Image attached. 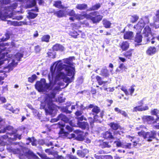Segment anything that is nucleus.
I'll return each mask as SVG.
<instances>
[{
  "label": "nucleus",
  "mask_w": 159,
  "mask_h": 159,
  "mask_svg": "<svg viewBox=\"0 0 159 159\" xmlns=\"http://www.w3.org/2000/svg\"><path fill=\"white\" fill-rule=\"evenodd\" d=\"M72 104V103H70V105H71V110H72L73 109H75V107L76 106L77 111L75 112V114L77 116L81 115L82 113V111L85 108V107H84L79 102H76L75 105H73Z\"/></svg>",
  "instance_id": "0eeeda50"
},
{
  "label": "nucleus",
  "mask_w": 159,
  "mask_h": 159,
  "mask_svg": "<svg viewBox=\"0 0 159 159\" xmlns=\"http://www.w3.org/2000/svg\"><path fill=\"white\" fill-rule=\"evenodd\" d=\"M103 86L102 87L100 88V89L102 90L103 89L105 91H108V88L106 87V84H104Z\"/></svg>",
  "instance_id": "680f3d73"
},
{
  "label": "nucleus",
  "mask_w": 159,
  "mask_h": 159,
  "mask_svg": "<svg viewBox=\"0 0 159 159\" xmlns=\"http://www.w3.org/2000/svg\"><path fill=\"white\" fill-rule=\"evenodd\" d=\"M10 0H2V2L0 1V6L2 3L5 4H7L10 2Z\"/></svg>",
  "instance_id": "13d9d810"
},
{
  "label": "nucleus",
  "mask_w": 159,
  "mask_h": 159,
  "mask_svg": "<svg viewBox=\"0 0 159 159\" xmlns=\"http://www.w3.org/2000/svg\"><path fill=\"white\" fill-rule=\"evenodd\" d=\"M66 128L69 132L71 131L72 130V127L68 125H66Z\"/></svg>",
  "instance_id": "0e129e2a"
},
{
  "label": "nucleus",
  "mask_w": 159,
  "mask_h": 159,
  "mask_svg": "<svg viewBox=\"0 0 159 159\" xmlns=\"http://www.w3.org/2000/svg\"><path fill=\"white\" fill-rule=\"evenodd\" d=\"M101 75L104 76H108L109 75L108 70L106 69H102L101 72Z\"/></svg>",
  "instance_id": "2f4dec72"
},
{
  "label": "nucleus",
  "mask_w": 159,
  "mask_h": 159,
  "mask_svg": "<svg viewBox=\"0 0 159 159\" xmlns=\"http://www.w3.org/2000/svg\"><path fill=\"white\" fill-rule=\"evenodd\" d=\"M151 114L152 115H155L157 116V120L159 119V116L157 115L159 114V110L157 109H152L151 111Z\"/></svg>",
  "instance_id": "72a5a7b5"
},
{
  "label": "nucleus",
  "mask_w": 159,
  "mask_h": 159,
  "mask_svg": "<svg viewBox=\"0 0 159 159\" xmlns=\"http://www.w3.org/2000/svg\"><path fill=\"white\" fill-rule=\"evenodd\" d=\"M96 79L99 85H102L107 83V82L102 81L101 78L99 76H97L96 77Z\"/></svg>",
  "instance_id": "f704fd0d"
},
{
  "label": "nucleus",
  "mask_w": 159,
  "mask_h": 159,
  "mask_svg": "<svg viewBox=\"0 0 159 159\" xmlns=\"http://www.w3.org/2000/svg\"><path fill=\"white\" fill-rule=\"evenodd\" d=\"M17 6V4L16 3H14L11 7H10V9L12 10L15 9Z\"/></svg>",
  "instance_id": "6e6d98bb"
},
{
  "label": "nucleus",
  "mask_w": 159,
  "mask_h": 159,
  "mask_svg": "<svg viewBox=\"0 0 159 159\" xmlns=\"http://www.w3.org/2000/svg\"><path fill=\"white\" fill-rule=\"evenodd\" d=\"M89 151L87 149H84L82 151L78 150L77 152V154L79 157H83L88 153Z\"/></svg>",
  "instance_id": "393cba45"
},
{
  "label": "nucleus",
  "mask_w": 159,
  "mask_h": 159,
  "mask_svg": "<svg viewBox=\"0 0 159 159\" xmlns=\"http://www.w3.org/2000/svg\"><path fill=\"white\" fill-rule=\"evenodd\" d=\"M60 83L61 84H63V85H61V86H63L64 85V84L62 82H60ZM58 85L59 86V91H57L56 94L57 93V92L60 91V86H61V85H59V84H58ZM55 96L54 99H53V100L52 101V104L51 105H49L48 104V102H46L45 103V107L43 109H45V112L47 114L51 115L52 114L53 110L54 108V105H53L52 102L53 101H58V102H62L64 101V99L63 98L61 97H59L58 98V99H57L55 98Z\"/></svg>",
  "instance_id": "423d86ee"
},
{
  "label": "nucleus",
  "mask_w": 159,
  "mask_h": 159,
  "mask_svg": "<svg viewBox=\"0 0 159 159\" xmlns=\"http://www.w3.org/2000/svg\"><path fill=\"white\" fill-rule=\"evenodd\" d=\"M145 100V99H143V100H142L140 101H139L138 103L140 105L139 106H141L143 104L144 102L143 101Z\"/></svg>",
  "instance_id": "69168bd1"
},
{
  "label": "nucleus",
  "mask_w": 159,
  "mask_h": 159,
  "mask_svg": "<svg viewBox=\"0 0 159 159\" xmlns=\"http://www.w3.org/2000/svg\"><path fill=\"white\" fill-rule=\"evenodd\" d=\"M120 131H115L114 133V137H113L111 134L109 132H106L105 135H104V137L105 138L114 139V138L119 139L120 137L118 135H121L124 132L123 129H120Z\"/></svg>",
  "instance_id": "6e6552de"
},
{
  "label": "nucleus",
  "mask_w": 159,
  "mask_h": 159,
  "mask_svg": "<svg viewBox=\"0 0 159 159\" xmlns=\"http://www.w3.org/2000/svg\"><path fill=\"white\" fill-rule=\"evenodd\" d=\"M127 69V67L125 66L123 63L120 64L118 67L116 69V71L117 72H121L123 71H126Z\"/></svg>",
  "instance_id": "412c9836"
},
{
  "label": "nucleus",
  "mask_w": 159,
  "mask_h": 159,
  "mask_svg": "<svg viewBox=\"0 0 159 159\" xmlns=\"http://www.w3.org/2000/svg\"><path fill=\"white\" fill-rule=\"evenodd\" d=\"M35 50L36 52H39L40 51V48L39 46H37L35 47Z\"/></svg>",
  "instance_id": "e2e57ef3"
},
{
  "label": "nucleus",
  "mask_w": 159,
  "mask_h": 159,
  "mask_svg": "<svg viewBox=\"0 0 159 159\" xmlns=\"http://www.w3.org/2000/svg\"><path fill=\"white\" fill-rule=\"evenodd\" d=\"M120 89L124 92L126 95H129V93L127 90L126 89L125 87L122 86L121 87Z\"/></svg>",
  "instance_id": "8fccbe9b"
},
{
  "label": "nucleus",
  "mask_w": 159,
  "mask_h": 159,
  "mask_svg": "<svg viewBox=\"0 0 159 159\" xmlns=\"http://www.w3.org/2000/svg\"><path fill=\"white\" fill-rule=\"evenodd\" d=\"M97 117V116L96 115L95 116H93L94 119H93L91 117H89V120L91 125H92L93 123L94 119L96 120Z\"/></svg>",
  "instance_id": "864d4df0"
},
{
  "label": "nucleus",
  "mask_w": 159,
  "mask_h": 159,
  "mask_svg": "<svg viewBox=\"0 0 159 159\" xmlns=\"http://www.w3.org/2000/svg\"><path fill=\"white\" fill-rule=\"evenodd\" d=\"M129 47V44L126 41L123 42L121 45V48L123 50H127Z\"/></svg>",
  "instance_id": "c85d7f7f"
},
{
  "label": "nucleus",
  "mask_w": 159,
  "mask_h": 159,
  "mask_svg": "<svg viewBox=\"0 0 159 159\" xmlns=\"http://www.w3.org/2000/svg\"><path fill=\"white\" fill-rule=\"evenodd\" d=\"M66 15H68L70 16H73V17H70L69 19L72 21H74L75 17V16L77 14L75 13V11L73 10H71L68 11V10H67Z\"/></svg>",
  "instance_id": "6ab92c4d"
},
{
  "label": "nucleus",
  "mask_w": 159,
  "mask_h": 159,
  "mask_svg": "<svg viewBox=\"0 0 159 159\" xmlns=\"http://www.w3.org/2000/svg\"><path fill=\"white\" fill-rule=\"evenodd\" d=\"M143 34L145 37H148L147 39L148 41L150 40L149 36H152L151 29L148 26H146L144 28L143 32Z\"/></svg>",
  "instance_id": "9b49d317"
},
{
  "label": "nucleus",
  "mask_w": 159,
  "mask_h": 159,
  "mask_svg": "<svg viewBox=\"0 0 159 159\" xmlns=\"http://www.w3.org/2000/svg\"><path fill=\"white\" fill-rule=\"evenodd\" d=\"M144 122H146L148 124H151L156 123L153 117L151 116H144L142 117Z\"/></svg>",
  "instance_id": "ddd939ff"
},
{
  "label": "nucleus",
  "mask_w": 159,
  "mask_h": 159,
  "mask_svg": "<svg viewBox=\"0 0 159 159\" xmlns=\"http://www.w3.org/2000/svg\"><path fill=\"white\" fill-rule=\"evenodd\" d=\"M54 6L56 7L61 8H63L61 4V2L60 1H57L55 2V3L54 4Z\"/></svg>",
  "instance_id": "a19ab883"
},
{
  "label": "nucleus",
  "mask_w": 159,
  "mask_h": 159,
  "mask_svg": "<svg viewBox=\"0 0 159 159\" xmlns=\"http://www.w3.org/2000/svg\"><path fill=\"white\" fill-rule=\"evenodd\" d=\"M6 102V98L3 97H0V102L2 103L5 102Z\"/></svg>",
  "instance_id": "bf43d9fd"
},
{
  "label": "nucleus",
  "mask_w": 159,
  "mask_h": 159,
  "mask_svg": "<svg viewBox=\"0 0 159 159\" xmlns=\"http://www.w3.org/2000/svg\"><path fill=\"white\" fill-rule=\"evenodd\" d=\"M111 127L113 129L116 130L119 127V125L118 124L115 123L114 122H112L110 124Z\"/></svg>",
  "instance_id": "e433bc0d"
},
{
  "label": "nucleus",
  "mask_w": 159,
  "mask_h": 159,
  "mask_svg": "<svg viewBox=\"0 0 159 159\" xmlns=\"http://www.w3.org/2000/svg\"><path fill=\"white\" fill-rule=\"evenodd\" d=\"M140 20H142L141 23H144V25L149 22V20L148 16H143Z\"/></svg>",
  "instance_id": "7c9ffc66"
},
{
  "label": "nucleus",
  "mask_w": 159,
  "mask_h": 159,
  "mask_svg": "<svg viewBox=\"0 0 159 159\" xmlns=\"http://www.w3.org/2000/svg\"><path fill=\"white\" fill-rule=\"evenodd\" d=\"M139 19L138 16L136 15H134L131 16V21L133 23H134L136 22Z\"/></svg>",
  "instance_id": "c03bdc74"
},
{
  "label": "nucleus",
  "mask_w": 159,
  "mask_h": 159,
  "mask_svg": "<svg viewBox=\"0 0 159 159\" xmlns=\"http://www.w3.org/2000/svg\"><path fill=\"white\" fill-rule=\"evenodd\" d=\"M52 49L54 51L62 52L65 51V48L62 45L57 43L52 47Z\"/></svg>",
  "instance_id": "f8f14e48"
},
{
  "label": "nucleus",
  "mask_w": 159,
  "mask_h": 159,
  "mask_svg": "<svg viewBox=\"0 0 159 159\" xmlns=\"http://www.w3.org/2000/svg\"><path fill=\"white\" fill-rule=\"evenodd\" d=\"M5 108L7 109L8 110L12 111L14 113H17L20 111L19 108H17L16 110H14L13 108L10 104H7L4 106Z\"/></svg>",
  "instance_id": "b1692460"
},
{
  "label": "nucleus",
  "mask_w": 159,
  "mask_h": 159,
  "mask_svg": "<svg viewBox=\"0 0 159 159\" xmlns=\"http://www.w3.org/2000/svg\"><path fill=\"white\" fill-rule=\"evenodd\" d=\"M77 139L80 141H82L84 139V137L81 133L79 134L77 137Z\"/></svg>",
  "instance_id": "603ef678"
},
{
  "label": "nucleus",
  "mask_w": 159,
  "mask_h": 159,
  "mask_svg": "<svg viewBox=\"0 0 159 159\" xmlns=\"http://www.w3.org/2000/svg\"><path fill=\"white\" fill-rule=\"evenodd\" d=\"M103 23L104 26L106 28H109L111 24L109 21L107 20H103Z\"/></svg>",
  "instance_id": "58836bf2"
},
{
  "label": "nucleus",
  "mask_w": 159,
  "mask_h": 159,
  "mask_svg": "<svg viewBox=\"0 0 159 159\" xmlns=\"http://www.w3.org/2000/svg\"><path fill=\"white\" fill-rule=\"evenodd\" d=\"M142 36L140 34V33H136V35L135 39V42L140 43L142 41Z\"/></svg>",
  "instance_id": "cd10ccee"
},
{
  "label": "nucleus",
  "mask_w": 159,
  "mask_h": 159,
  "mask_svg": "<svg viewBox=\"0 0 159 159\" xmlns=\"http://www.w3.org/2000/svg\"><path fill=\"white\" fill-rule=\"evenodd\" d=\"M39 35L38 32L37 31H36L33 34L34 37H37Z\"/></svg>",
  "instance_id": "774afa93"
},
{
  "label": "nucleus",
  "mask_w": 159,
  "mask_h": 159,
  "mask_svg": "<svg viewBox=\"0 0 159 159\" xmlns=\"http://www.w3.org/2000/svg\"><path fill=\"white\" fill-rule=\"evenodd\" d=\"M135 87V85H132L130 87V88L129 89V91L130 94L132 96L135 90V89L134 87Z\"/></svg>",
  "instance_id": "09e8293b"
},
{
  "label": "nucleus",
  "mask_w": 159,
  "mask_h": 159,
  "mask_svg": "<svg viewBox=\"0 0 159 159\" xmlns=\"http://www.w3.org/2000/svg\"><path fill=\"white\" fill-rule=\"evenodd\" d=\"M28 140L31 143V144L33 146H36V141L34 138H33L31 139L29 138Z\"/></svg>",
  "instance_id": "a18cd8bd"
},
{
  "label": "nucleus",
  "mask_w": 159,
  "mask_h": 159,
  "mask_svg": "<svg viewBox=\"0 0 159 159\" xmlns=\"http://www.w3.org/2000/svg\"><path fill=\"white\" fill-rule=\"evenodd\" d=\"M148 107L147 106H145L144 107L139 106L134 107L133 111H145L148 109Z\"/></svg>",
  "instance_id": "a211bd4d"
},
{
  "label": "nucleus",
  "mask_w": 159,
  "mask_h": 159,
  "mask_svg": "<svg viewBox=\"0 0 159 159\" xmlns=\"http://www.w3.org/2000/svg\"><path fill=\"white\" fill-rule=\"evenodd\" d=\"M7 24L13 25L14 26H20L22 25H28L27 22L25 21L18 22L17 21H8Z\"/></svg>",
  "instance_id": "2eb2a0df"
},
{
  "label": "nucleus",
  "mask_w": 159,
  "mask_h": 159,
  "mask_svg": "<svg viewBox=\"0 0 159 159\" xmlns=\"http://www.w3.org/2000/svg\"><path fill=\"white\" fill-rule=\"evenodd\" d=\"M142 20H139L138 23L135 25L134 26V29L136 30L135 31L136 33H140L141 30L144 26V24L141 23Z\"/></svg>",
  "instance_id": "4468645a"
},
{
  "label": "nucleus",
  "mask_w": 159,
  "mask_h": 159,
  "mask_svg": "<svg viewBox=\"0 0 159 159\" xmlns=\"http://www.w3.org/2000/svg\"><path fill=\"white\" fill-rule=\"evenodd\" d=\"M87 5L86 4H77L76 6V8L79 10H84L87 8Z\"/></svg>",
  "instance_id": "bb28decb"
},
{
  "label": "nucleus",
  "mask_w": 159,
  "mask_h": 159,
  "mask_svg": "<svg viewBox=\"0 0 159 159\" xmlns=\"http://www.w3.org/2000/svg\"><path fill=\"white\" fill-rule=\"evenodd\" d=\"M132 55V53L131 52H127L125 54V56L126 57H129Z\"/></svg>",
  "instance_id": "4d7b16f0"
},
{
  "label": "nucleus",
  "mask_w": 159,
  "mask_h": 159,
  "mask_svg": "<svg viewBox=\"0 0 159 159\" xmlns=\"http://www.w3.org/2000/svg\"><path fill=\"white\" fill-rule=\"evenodd\" d=\"M92 14L94 16H92L90 15L89 19L91 20L94 23L98 22L102 18V16L99 15L97 12H94Z\"/></svg>",
  "instance_id": "1a4fd4ad"
},
{
  "label": "nucleus",
  "mask_w": 159,
  "mask_h": 159,
  "mask_svg": "<svg viewBox=\"0 0 159 159\" xmlns=\"http://www.w3.org/2000/svg\"><path fill=\"white\" fill-rule=\"evenodd\" d=\"M8 46V43H0V66L3 63L7 64L10 62L8 66L4 67V70L6 68L8 69V71H10L12 70L13 67L15 66L17 64V61H19L20 58L23 57V54L24 49L22 48V50H20L21 53H18L13 57L11 55L8 54L7 52H3L5 51H7L8 49L6 47ZM0 67V73L3 72H7V70L3 71L1 70ZM4 77L0 76V84H2L3 82L1 81L4 80Z\"/></svg>",
  "instance_id": "7ed1b4c3"
},
{
  "label": "nucleus",
  "mask_w": 159,
  "mask_h": 159,
  "mask_svg": "<svg viewBox=\"0 0 159 159\" xmlns=\"http://www.w3.org/2000/svg\"><path fill=\"white\" fill-rule=\"evenodd\" d=\"M154 26L155 28H159V25H157V23H159V10L157 11L155 16L154 17Z\"/></svg>",
  "instance_id": "f3484780"
},
{
  "label": "nucleus",
  "mask_w": 159,
  "mask_h": 159,
  "mask_svg": "<svg viewBox=\"0 0 159 159\" xmlns=\"http://www.w3.org/2000/svg\"><path fill=\"white\" fill-rule=\"evenodd\" d=\"M157 52V49L154 47H150L146 51V54L149 56H152Z\"/></svg>",
  "instance_id": "dca6fc26"
},
{
  "label": "nucleus",
  "mask_w": 159,
  "mask_h": 159,
  "mask_svg": "<svg viewBox=\"0 0 159 159\" xmlns=\"http://www.w3.org/2000/svg\"><path fill=\"white\" fill-rule=\"evenodd\" d=\"M114 110L115 111L117 112L118 113H120L121 111V110H120L119 108L116 107L114 109Z\"/></svg>",
  "instance_id": "338daca9"
},
{
  "label": "nucleus",
  "mask_w": 159,
  "mask_h": 159,
  "mask_svg": "<svg viewBox=\"0 0 159 159\" xmlns=\"http://www.w3.org/2000/svg\"><path fill=\"white\" fill-rule=\"evenodd\" d=\"M48 77L49 84L46 83L45 80L42 79L40 81L37 82L35 85L36 89L39 92H49V94L42 97L40 109H43L46 106L45 102H48V104L50 105L52 104V101L54 99L56 93L60 89L58 84L59 85H63V84L60 83V80L58 79H55V75L53 73L52 75L51 72L48 75Z\"/></svg>",
  "instance_id": "f257e3e1"
},
{
  "label": "nucleus",
  "mask_w": 159,
  "mask_h": 159,
  "mask_svg": "<svg viewBox=\"0 0 159 159\" xmlns=\"http://www.w3.org/2000/svg\"><path fill=\"white\" fill-rule=\"evenodd\" d=\"M23 16H17L15 17L13 19H16L18 20H20L22 19Z\"/></svg>",
  "instance_id": "052dcab7"
},
{
  "label": "nucleus",
  "mask_w": 159,
  "mask_h": 159,
  "mask_svg": "<svg viewBox=\"0 0 159 159\" xmlns=\"http://www.w3.org/2000/svg\"><path fill=\"white\" fill-rule=\"evenodd\" d=\"M70 34L74 38H76L78 35V34L77 32L75 31H73L70 33Z\"/></svg>",
  "instance_id": "3c124183"
},
{
  "label": "nucleus",
  "mask_w": 159,
  "mask_h": 159,
  "mask_svg": "<svg viewBox=\"0 0 159 159\" xmlns=\"http://www.w3.org/2000/svg\"><path fill=\"white\" fill-rule=\"evenodd\" d=\"M50 38V36L48 35H45L43 36L41 38V40L43 42H48Z\"/></svg>",
  "instance_id": "473e14b6"
},
{
  "label": "nucleus",
  "mask_w": 159,
  "mask_h": 159,
  "mask_svg": "<svg viewBox=\"0 0 159 159\" xmlns=\"http://www.w3.org/2000/svg\"><path fill=\"white\" fill-rule=\"evenodd\" d=\"M28 13L29 15L27 16V17L29 19L35 18L38 15L37 14H35L31 12H29Z\"/></svg>",
  "instance_id": "c9c22d12"
},
{
  "label": "nucleus",
  "mask_w": 159,
  "mask_h": 159,
  "mask_svg": "<svg viewBox=\"0 0 159 159\" xmlns=\"http://www.w3.org/2000/svg\"><path fill=\"white\" fill-rule=\"evenodd\" d=\"M2 138L4 139H8L13 140H15L17 138L20 139L21 138L20 135L15 133H9L8 134H7L6 135L3 136Z\"/></svg>",
  "instance_id": "9d476101"
},
{
  "label": "nucleus",
  "mask_w": 159,
  "mask_h": 159,
  "mask_svg": "<svg viewBox=\"0 0 159 159\" xmlns=\"http://www.w3.org/2000/svg\"><path fill=\"white\" fill-rule=\"evenodd\" d=\"M13 16V13L11 12H10L8 15H5L4 16L3 15H1L0 16V18L2 20H5L8 17L11 18Z\"/></svg>",
  "instance_id": "c756f323"
},
{
  "label": "nucleus",
  "mask_w": 159,
  "mask_h": 159,
  "mask_svg": "<svg viewBox=\"0 0 159 159\" xmlns=\"http://www.w3.org/2000/svg\"><path fill=\"white\" fill-rule=\"evenodd\" d=\"M90 17V15H86V14H84L82 15L81 14H77L75 16V19H76L78 20H83L85 18H86L88 19H89V17Z\"/></svg>",
  "instance_id": "aec40b11"
},
{
  "label": "nucleus",
  "mask_w": 159,
  "mask_h": 159,
  "mask_svg": "<svg viewBox=\"0 0 159 159\" xmlns=\"http://www.w3.org/2000/svg\"><path fill=\"white\" fill-rule=\"evenodd\" d=\"M131 148V144L130 143H127L126 144H124L123 148Z\"/></svg>",
  "instance_id": "5fc2aeb1"
},
{
  "label": "nucleus",
  "mask_w": 159,
  "mask_h": 159,
  "mask_svg": "<svg viewBox=\"0 0 159 159\" xmlns=\"http://www.w3.org/2000/svg\"><path fill=\"white\" fill-rule=\"evenodd\" d=\"M74 58L71 57L58 61L54 63L50 68L52 75L53 73L55 75V80L58 79L67 83L65 87L74 80L75 70L74 67L71 66L72 61Z\"/></svg>",
  "instance_id": "f03ea898"
},
{
  "label": "nucleus",
  "mask_w": 159,
  "mask_h": 159,
  "mask_svg": "<svg viewBox=\"0 0 159 159\" xmlns=\"http://www.w3.org/2000/svg\"><path fill=\"white\" fill-rule=\"evenodd\" d=\"M67 10H60L59 11L55 13V14L59 17L65 16L66 15Z\"/></svg>",
  "instance_id": "4be33fe9"
},
{
  "label": "nucleus",
  "mask_w": 159,
  "mask_h": 159,
  "mask_svg": "<svg viewBox=\"0 0 159 159\" xmlns=\"http://www.w3.org/2000/svg\"><path fill=\"white\" fill-rule=\"evenodd\" d=\"M145 128L144 126L141 125L136 127V129L137 130L142 129L141 131L140 132H139L138 133L139 136H143V138L147 141H151L152 139L155 138L156 135V133L154 131H151L150 132H145L144 131H143L142 129Z\"/></svg>",
  "instance_id": "39448f33"
},
{
  "label": "nucleus",
  "mask_w": 159,
  "mask_h": 159,
  "mask_svg": "<svg viewBox=\"0 0 159 159\" xmlns=\"http://www.w3.org/2000/svg\"><path fill=\"white\" fill-rule=\"evenodd\" d=\"M57 119H53L52 120V122H56L58 120H61V121L59 122L58 124H55L54 125H57L58 127H59L61 129L60 133L61 134L63 133L69 139H71L74 138L75 137V135L73 134H70L64 131L63 127H64L65 125V122L67 123L69 121L68 119L66 116L63 114H61L58 116Z\"/></svg>",
  "instance_id": "20e7f679"
},
{
  "label": "nucleus",
  "mask_w": 159,
  "mask_h": 159,
  "mask_svg": "<svg viewBox=\"0 0 159 159\" xmlns=\"http://www.w3.org/2000/svg\"><path fill=\"white\" fill-rule=\"evenodd\" d=\"M78 125L80 127L83 129H89V125L87 122H78Z\"/></svg>",
  "instance_id": "a878e982"
},
{
  "label": "nucleus",
  "mask_w": 159,
  "mask_h": 159,
  "mask_svg": "<svg viewBox=\"0 0 159 159\" xmlns=\"http://www.w3.org/2000/svg\"><path fill=\"white\" fill-rule=\"evenodd\" d=\"M114 143L116 144V145L117 147L123 148L124 144V143H121L120 141H115Z\"/></svg>",
  "instance_id": "49530a36"
},
{
  "label": "nucleus",
  "mask_w": 159,
  "mask_h": 159,
  "mask_svg": "<svg viewBox=\"0 0 159 159\" xmlns=\"http://www.w3.org/2000/svg\"><path fill=\"white\" fill-rule=\"evenodd\" d=\"M92 111L94 113L98 114L100 111V109L97 106H95L92 110Z\"/></svg>",
  "instance_id": "de8ad7c7"
},
{
  "label": "nucleus",
  "mask_w": 159,
  "mask_h": 159,
  "mask_svg": "<svg viewBox=\"0 0 159 159\" xmlns=\"http://www.w3.org/2000/svg\"><path fill=\"white\" fill-rule=\"evenodd\" d=\"M36 75H33L31 77L28 78V81L32 83L36 80Z\"/></svg>",
  "instance_id": "37998d69"
},
{
  "label": "nucleus",
  "mask_w": 159,
  "mask_h": 159,
  "mask_svg": "<svg viewBox=\"0 0 159 159\" xmlns=\"http://www.w3.org/2000/svg\"><path fill=\"white\" fill-rule=\"evenodd\" d=\"M134 35L133 32L131 31H127L125 32L124 35L125 39H131L133 38Z\"/></svg>",
  "instance_id": "5701e85b"
},
{
  "label": "nucleus",
  "mask_w": 159,
  "mask_h": 159,
  "mask_svg": "<svg viewBox=\"0 0 159 159\" xmlns=\"http://www.w3.org/2000/svg\"><path fill=\"white\" fill-rule=\"evenodd\" d=\"M101 4L100 3H97L93 6L90 8L91 10H95L98 9L101 6Z\"/></svg>",
  "instance_id": "79ce46f5"
},
{
  "label": "nucleus",
  "mask_w": 159,
  "mask_h": 159,
  "mask_svg": "<svg viewBox=\"0 0 159 159\" xmlns=\"http://www.w3.org/2000/svg\"><path fill=\"white\" fill-rule=\"evenodd\" d=\"M12 129V127L11 126H8L3 129H2L0 130V133H4L6 132L7 130H11Z\"/></svg>",
  "instance_id": "4c0bfd02"
},
{
  "label": "nucleus",
  "mask_w": 159,
  "mask_h": 159,
  "mask_svg": "<svg viewBox=\"0 0 159 159\" xmlns=\"http://www.w3.org/2000/svg\"><path fill=\"white\" fill-rule=\"evenodd\" d=\"M48 56L52 58H54L56 57V53L54 52H48L47 53Z\"/></svg>",
  "instance_id": "ea45409f"
}]
</instances>
